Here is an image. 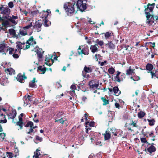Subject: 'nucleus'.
I'll list each match as a JSON object with an SVG mask.
<instances>
[{
  "label": "nucleus",
  "mask_w": 158,
  "mask_h": 158,
  "mask_svg": "<svg viewBox=\"0 0 158 158\" xmlns=\"http://www.w3.org/2000/svg\"><path fill=\"white\" fill-rule=\"evenodd\" d=\"M101 57L100 54H96L95 55V59L96 61H98V59H100Z\"/></svg>",
  "instance_id": "55"
},
{
  "label": "nucleus",
  "mask_w": 158,
  "mask_h": 158,
  "mask_svg": "<svg viewBox=\"0 0 158 158\" xmlns=\"http://www.w3.org/2000/svg\"><path fill=\"white\" fill-rule=\"evenodd\" d=\"M8 119H12V122H14L15 123V122H14V119L16 117L17 115V112L15 109H12V112L7 114Z\"/></svg>",
  "instance_id": "6"
},
{
  "label": "nucleus",
  "mask_w": 158,
  "mask_h": 158,
  "mask_svg": "<svg viewBox=\"0 0 158 158\" xmlns=\"http://www.w3.org/2000/svg\"><path fill=\"white\" fill-rule=\"evenodd\" d=\"M85 124L86 125H88L90 127H94L95 125V123L92 121L90 123L87 122L85 123Z\"/></svg>",
  "instance_id": "42"
},
{
  "label": "nucleus",
  "mask_w": 158,
  "mask_h": 158,
  "mask_svg": "<svg viewBox=\"0 0 158 158\" xmlns=\"http://www.w3.org/2000/svg\"><path fill=\"white\" fill-rule=\"evenodd\" d=\"M67 120L66 119L65 120H63V118H60L59 119H56L55 122H59L61 124H63L64 123L65 121Z\"/></svg>",
  "instance_id": "37"
},
{
  "label": "nucleus",
  "mask_w": 158,
  "mask_h": 158,
  "mask_svg": "<svg viewBox=\"0 0 158 158\" xmlns=\"http://www.w3.org/2000/svg\"><path fill=\"white\" fill-rule=\"evenodd\" d=\"M77 52L79 55L84 54L85 55H88L89 54V49L87 46H79L78 48Z\"/></svg>",
  "instance_id": "3"
},
{
  "label": "nucleus",
  "mask_w": 158,
  "mask_h": 158,
  "mask_svg": "<svg viewBox=\"0 0 158 158\" xmlns=\"http://www.w3.org/2000/svg\"><path fill=\"white\" fill-rule=\"evenodd\" d=\"M13 57L17 59L19 57V56L18 54L14 53L13 55Z\"/></svg>",
  "instance_id": "57"
},
{
  "label": "nucleus",
  "mask_w": 158,
  "mask_h": 158,
  "mask_svg": "<svg viewBox=\"0 0 158 158\" xmlns=\"http://www.w3.org/2000/svg\"><path fill=\"white\" fill-rule=\"evenodd\" d=\"M104 135V140H105L109 139L111 137V134L109 131H106L105 133L103 134Z\"/></svg>",
  "instance_id": "19"
},
{
  "label": "nucleus",
  "mask_w": 158,
  "mask_h": 158,
  "mask_svg": "<svg viewBox=\"0 0 158 158\" xmlns=\"http://www.w3.org/2000/svg\"><path fill=\"white\" fill-rule=\"evenodd\" d=\"M114 81L115 82H120L122 81L121 78H120L119 77V76L116 75L114 77Z\"/></svg>",
  "instance_id": "38"
},
{
  "label": "nucleus",
  "mask_w": 158,
  "mask_h": 158,
  "mask_svg": "<svg viewBox=\"0 0 158 158\" xmlns=\"http://www.w3.org/2000/svg\"><path fill=\"white\" fill-rule=\"evenodd\" d=\"M2 118V119L4 118V120H2V119L0 120V123H5L7 122V120L6 119V118H5V116H4V118ZM2 131H3V130L2 129V125L1 124H0V132H2Z\"/></svg>",
  "instance_id": "29"
},
{
  "label": "nucleus",
  "mask_w": 158,
  "mask_h": 158,
  "mask_svg": "<svg viewBox=\"0 0 158 158\" xmlns=\"http://www.w3.org/2000/svg\"><path fill=\"white\" fill-rule=\"evenodd\" d=\"M115 106L116 108H118V109H119L120 106L119 103H116L115 104Z\"/></svg>",
  "instance_id": "64"
},
{
  "label": "nucleus",
  "mask_w": 158,
  "mask_h": 158,
  "mask_svg": "<svg viewBox=\"0 0 158 158\" xmlns=\"http://www.w3.org/2000/svg\"><path fill=\"white\" fill-rule=\"evenodd\" d=\"M146 69L150 71H152V69H153V65L149 63H148L147 64L146 66Z\"/></svg>",
  "instance_id": "27"
},
{
  "label": "nucleus",
  "mask_w": 158,
  "mask_h": 158,
  "mask_svg": "<svg viewBox=\"0 0 158 158\" xmlns=\"http://www.w3.org/2000/svg\"><path fill=\"white\" fill-rule=\"evenodd\" d=\"M146 115L145 112L143 111H139L138 114V116L139 118H142Z\"/></svg>",
  "instance_id": "32"
},
{
  "label": "nucleus",
  "mask_w": 158,
  "mask_h": 158,
  "mask_svg": "<svg viewBox=\"0 0 158 158\" xmlns=\"http://www.w3.org/2000/svg\"><path fill=\"white\" fill-rule=\"evenodd\" d=\"M42 23L39 21H36L33 26V28L35 29L37 32H40L41 30Z\"/></svg>",
  "instance_id": "9"
},
{
  "label": "nucleus",
  "mask_w": 158,
  "mask_h": 158,
  "mask_svg": "<svg viewBox=\"0 0 158 158\" xmlns=\"http://www.w3.org/2000/svg\"><path fill=\"white\" fill-rule=\"evenodd\" d=\"M101 99L102 100L103 103V105H106L109 104V100H107L105 97H102L101 98Z\"/></svg>",
  "instance_id": "35"
},
{
  "label": "nucleus",
  "mask_w": 158,
  "mask_h": 158,
  "mask_svg": "<svg viewBox=\"0 0 158 158\" xmlns=\"http://www.w3.org/2000/svg\"><path fill=\"white\" fill-rule=\"evenodd\" d=\"M16 44H17V47L18 48H19V49L20 50L22 49L23 48H24V46L23 45V46L22 45V44L20 43H16Z\"/></svg>",
  "instance_id": "47"
},
{
  "label": "nucleus",
  "mask_w": 158,
  "mask_h": 158,
  "mask_svg": "<svg viewBox=\"0 0 158 158\" xmlns=\"http://www.w3.org/2000/svg\"><path fill=\"white\" fill-rule=\"evenodd\" d=\"M77 9L81 12L84 11L86 9V3H83L81 0H78L76 4Z\"/></svg>",
  "instance_id": "4"
},
{
  "label": "nucleus",
  "mask_w": 158,
  "mask_h": 158,
  "mask_svg": "<svg viewBox=\"0 0 158 158\" xmlns=\"http://www.w3.org/2000/svg\"><path fill=\"white\" fill-rule=\"evenodd\" d=\"M33 125V123L31 121H29L25 125V127H30L29 131L27 132V134L31 135L32 133L33 132L34 129L32 127Z\"/></svg>",
  "instance_id": "11"
},
{
  "label": "nucleus",
  "mask_w": 158,
  "mask_h": 158,
  "mask_svg": "<svg viewBox=\"0 0 158 158\" xmlns=\"http://www.w3.org/2000/svg\"><path fill=\"white\" fill-rule=\"evenodd\" d=\"M32 26V22L30 23L29 25H28L25 27H24L23 29L27 30V29L30 28Z\"/></svg>",
  "instance_id": "48"
},
{
  "label": "nucleus",
  "mask_w": 158,
  "mask_h": 158,
  "mask_svg": "<svg viewBox=\"0 0 158 158\" xmlns=\"http://www.w3.org/2000/svg\"><path fill=\"white\" fill-rule=\"evenodd\" d=\"M131 67L130 66L129 67V69L127 70L126 72V74L127 75H130L133 73H135L134 72L135 69H131Z\"/></svg>",
  "instance_id": "24"
},
{
  "label": "nucleus",
  "mask_w": 158,
  "mask_h": 158,
  "mask_svg": "<svg viewBox=\"0 0 158 158\" xmlns=\"http://www.w3.org/2000/svg\"><path fill=\"white\" fill-rule=\"evenodd\" d=\"M155 4L153 3L152 4L148 3L147 6H144L145 8L144 11L146 16L147 18L146 23L149 25H151L154 23V15L151 14L150 13L152 12L154 8Z\"/></svg>",
  "instance_id": "1"
},
{
  "label": "nucleus",
  "mask_w": 158,
  "mask_h": 158,
  "mask_svg": "<svg viewBox=\"0 0 158 158\" xmlns=\"http://www.w3.org/2000/svg\"><path fill=\"white\" fill-rule=\"evenodd\" d=\"M3 22L2 23V25L3 26L6 27H7L8 26L9 24L10 23L9 22V21L8 20H4L3 19V21H2Z\"/></svg>",
  "instance_id": "31"
},
{
  "label": "nucleus",
  "mask_w": 158,
  "mask_h": 158,
  "mask_svg": "<svg viewBox=\"0 0 158 158\" xmlns=\"http://www.w3.org/2000/svg\"><path fill=\"white\" fill-rule=\"evenodd\" d=\"M29 86L30 87L36 88V85L35 83L30 81L29 82Z\"/></svg>",
  "instance_id": "44"
},
{
  "label": "nucleus",
  "mask_w": 158,
  "mask_h": 158,
  "mask_svg": "<svg viewBox=\"0 0 158 158\" xmlns=\"http://www.w3.org/2000/svg\"><path fill=\"white\" fill-rule=\"evenodd\" d=\"M0 10L1 11V14L6 15V16H8L10 13V10L7 7H4L2 5L0 7Z\"/></svg>",
  "instance_id": "7"
},
{
  "label": "nucleus",
  "mask_w": 158,
  "mask_h": 158,
  "mask_svg": "<svg viewBox=\"0 0 158 158\" xmlns=\"http://www.w3.org/2000/svg\"><path fill=\"white\" fill-rule=\"evenodd\" d=\"M9 7L10 8H12L14 6V4L12 2H10L8 3Z\"/></svg>",
  "instance_id": "56"
},
{
  "label": "nucleus",
  "mask_w": 158,
  "mask_h": 158,
  "mask_svg": "<svg viewBox=\"0 0 158 158\" xmlns=\"http://www.w3.org/2000/svg\"><path fill=\"white\" fill-rule=\"evenodd\" d=\"M5 72L7 74H9L10 75H12L13 74H15V71L12 68H10L9 69H5Z\"/></svg>",
  "instance_id": "15"
},
{
  "label": "nucleus",
  "mask_w": 158,
  "mask_h": 158,
  "mask_svg": "<svg viewBox=\"0 0 158 158\" xmlns=\"http://www.w3.org/2000/svg\"><path fill=\"white\" fill-rule=\"evenodd\" d=\"M64 113V111L63 110H60L57 112L55 117L56 119L61 118L63 116Z\"/></svg>",
  "instance_id": "20"
},
{
  "label": "nucleus",
  "mask_w": 158,
  "mask_h": 158,
  "mask_svg": "<svg viewBox=\"0 0 158 158\" xmlns=\"http://www.w3.org/2000/svg\"><path fill=\"white\" fill-rule=\"evenodd\" d=\"M7 81L8 78L5 76H3L0 79V83L2 85H5Z\"/></svg>",
  "instance_id": "18"
},
{
  "label": "nucleus",
  "mask_w": 158,
  "mask_h": 158,
  "mask_svg": "<svg viewBox=\"0 0 158 158\" xmlns=\"http://www.w3.org/2000/svg\"><path fill=\"white\" fill-rule=\"evenodd\" d=\"M82 74L83 77L84 78H87L89 77V74H85V76L83 74V73H82Z\"/></svg>",
  "instance_id": "63"
},
{
  "label": "nucleus",
  "mask_w": 158,
  "mask_h": 158,
  "mask_svg": "<svg viewBox=\"0 0 158 158\" xmlns=\"http://www.w3.org/2000/svg\"><path fill=\"white\" fill-rule=\"evenodd\" d=\"M9 51V53L10 55H11L13 54V52L15 51L14 49L13 48L9 47L7 50L6 52Z\"/></svg>",
  "instance_id": "43"
},
{
  "label": "nucleus",
  "mask_w": 158,
  "mask_h": 158,
  "mask_svg": "<svg viewBox=\"0 0 158 158\" xmlns=\"http://www.w3.org/2000/svg\"><path fill=\"white\" fill-rule=\"evenodd\" d=\"M9 32L10 35L12 36L14 38H16L17 39L19 38V35L16 34L15 30L13 28L10 29L9 30Z\"/></svg>",
  "instance_id": "13"
},
{
  "label": "nucleus",
  "mask_w": 158,
  "mask_h": 158,
  "mask_svg": "<svg viewBox=\"0 0 158 158\" xmlns=\"http://www.w3.org/2000/svg\"><path fill=\"white\" fill-rule=\"evenodd\" d=\"M62 87V85H60V83L58 82H56V85L55 86V88L57 89H58L59 88H61Z\"/></svg>",
  "instance_id": "51"
},
{
  "label": "nucleus",
  "mask_w": 158,
  "mask_h": 158,
  "mask_svg": "<svg viewBox=\"0 0 158 158\" xmlns=\"http://www.w3.org/2000/svg\"><path fill=\"white\" fill-rule=\"evenodd\" d=\"M42 15L41 17L43 19L44 18V19L43 20H45V19H47L48 16L49 15L48 12L47 11H43V13H42Z\"/></svg>",
  "instance_id": "30"
},
{
  "label": "nucleus",
  "mask_w": 158,
  "mask_h": 158,
  "mask_svg": "<svg viewBox=\"0 0 158 158\" xmlns=\"http://www.w3.org/2000/svg\"><path fill=\"white\" fill-rule=\"evenodd\" d=\"M3 18L8 20L12 23L16 24H17V23H16L15 19H18V17L17 16H15L13 15H12V16L11 17L9 15L8 16H6L4 17Z\"/></svg>",
  "instance_id": "10"
},
{
  "label": "nucleus",
  "mask_w": 158,
  "mask_h": 158,
  "mask_svg": "<svg viewBox=\"0 0 158 158\" xmlns=\"http://www.w3.org/2000/svg\"><path fill=\"white\" fill-rule=\"evenodd\" d=\"M5 48V45L1 44L0 45V52H4V48Z\"/></svg>",
  "instance_id": "49"
},
{
  "label": "nucleus",
  "mask_w": 158,
  "mask_h": 158,
  "mask_svg": "<svg viewBox=\"0 0 158 158\" xmlns=\"http://www.w3.org/2000/svg\"><path fill=\"white\" fill-rule=\"evenodd\" d=\"M101 34H104L105 38L106 40L109 39L111 36L114 35L113 33L111 31H107L105 33H102Z\"/></svg>",
  "instance_id": "16"
},
{
  "label": "nucleus",
  "mask_w": 158,
  "mask_h": 158,
  "mask_svg": "<svg viewBox=\"0 0 158 158\" xmlns=\"http://www.w3.org/2000/svg\"><path fill=\"white\" fill-rule=\"evenodd\" d=\"M27 30L23 28L22 30H20L19 32L18 33V35H19V37H20V35L23 36H24L27 34Z\"/></svg>",
  "instance_id": "21"
},
{
  "label": "nucleus",
  "mask_w": 158,
  "mask_h": 158,
  "mask_svg": "<svg viewBox=\"0 0 158 158\" xmlns=\"http://www.w3.org/2000/svg\"><path fill=\"white\" fill-rule=\"evenodd\" d=\"M0 136L2 139H4L5 138V137L6 136V134L4 133H0Z\"/></svg>",
  "instance_id": "58"
},
{
  "label": "nucleus",
  "mask_w": 158,
  "mask_h": 158,
  "mask_svg": "<svg viewBox=\"0 0 158 158\" xmlns=\"http://www.w3.org/2000/svg\"><path fill=\"white\" fill-rule=\"evenodd\" d=\"M71 89H72L74 92V90L76 88V86L74 85H72L70 87Z\"/></svg>",
  "instance_id": "60"
},
{
  "label": "nucleus",
  "mask_w": 158,
  "mask_h": 158,
  "mask_svg": "<svg viewBox=\"0 0 158 158\" xmlns=\"http://www.w3.org/2000/svg\"><path fill=\"white\" fill-rule=\"evenodd\" d=\"M148 73H150L152 76V78H153L154 77H155L158 79V72H152V71H150L148 72Z\"/></svg>",
  "instance_id": "34"
},
{
  "label": "nucleus",
  "mask_w": 158,
  "mask_h": 158,
  "mask_svg": "<svg viewBox=\"0 0 158 158\" xmlns=\"http://www.w3.org/2000/svg\"><path fill=\"white\" fill-rule=\"evenodd\" d=\"M73 2H68L65 3L64 5V9L66 14L68 16H71L75 12L74 6L75 5L76 2L74 0H72Z\"/></svg>",
  "instance_id": "2"
},
{
  "label": "nucleus",
  "mask_w": 158,
  "mask_h": 158,
  "mask_svg": "<svg viewBox=\"0 0 158 158\" xmlns=\"http://www.w3.org/2000/svg\"><path fill=\"white\" fill-rule=\"evenodd\" d=\"M42 51V49L41 48H38L36 50V54H39L41 53H44V51Z\"/></svg>",
  "instance_id": "50"
},
{
  "label": "nucleus",
  "mask_w": 158,
  "mask_h": 158,
  "mask_svg": "<svg viewBox=\"0 0 158 158\" xmlns=\"http://www.w3.org/2000/svg\"><path fill=\"white\" fill-rule=\"evenodd\" d=\"M31 96H30L29 95H26L24 97V98H23V99H24L25 98V99L26 100H27V99H28L29 101H31Z\"/></svg>",
  "instance_id": "46"
},
{
  "label": "nucleus",
  "mask_w": 158,
  "mask_h": 158,
  "mask_svg": "<svg viewBox=\"0 0 158 158\" xmlns=\"http://www.w3.org/2000/svg\"><path fill=\"white\" fill-rule=\"evenodd\" d=\"M52 56H51L50 57L48 58L46 56L45 57V64L49 66H51L54 62V60L52 59Z\"/></svg>",
  "instance_id": "12"
},
{
  "label": "nucleus",
  "mask_w": 158,
  "mask_h": 158,
  "mask_svg": "<svg viewBox=\"0 0 158 158\" xmlns=\"http://www.w3.org/2000/svg\"><path fill=\"white\" fill-rule=\"evenodd\" d=\"M95 42L98 45L100 46H102L104 44V42L102 41L99 40L98 39H97L95 41Z\"/></svg>",
  "instance_id": "41"
},
{
  "label": "nucleus",
  "mask_w": 158,
  "mask_h": 158,
  "mask_svg": "<svg viewBox=\"0 0 158 158\" xmlns=\"http://www.w3.org/2000/svg\"><path fill=\"white\" fill-rule=\"evenodd\" d=\"M113 91L116 96L119 95L121 93V91L119 90L117 86H115L113 88Z\"/></svg>",
  "instance_id": "22"
},
{
  "label": "nucleus",
  "mask_w": 158,
  "mask_h": 158,
  "mask_svg": "<svg viewBox=\"0 0 158 158\" xmlns=\"http://www.w3.org/2000/svg\"><path fill=\"white\" fill-rule=\"evenodd\" d=\"M97 46H98V44H95L94 45H91L90 49L91 50V52L93 53L97 52L98 51V49Z\"/></svg>",
  "instance_id": "17"
},
{
  "label": "nucleus",
  "mask_w": 158,
  "mask_h": 158,
  "mask_svg": "<svg viewBox=\"0 0 158 158\" xmlns=\"http://www.w3.org/2000/svg\"><path fill=\"white\" fill-rule=\"evenodd\" d=\"M40 150L38 149H36V152H34V155L33 156V158H39V156L41 155L40 153L39 152Z\"/></svg>",
  "instance_id": "28"
},
{
  "label": "nucleus",
  "mask_w": 158,
  "mask_h": 158,
  "mask_svg": "<svg viewBox=\"0 0 158 158\" xmlns=\"http://www.w3.org/2000/svg\"><path fill=\"white\" fill-rule=\"evenodd\" d=\"M35 140L36 141H40L41 142L42 140V138L40 137L39 136L36 135L35 137Z\"/></svg>",
  "instance_id": "54"
},
{
  "label": "nucleus",
  "mask_w": 158,
  "mask_h": 158,
  "mask_svg": "<svg viewBox=\"0 0 158 158\" xmlns=\"http://www.w3.org/2000/svg\"><path fill=\"white\" fill-rule=\"evenodd\" d=\"M108 72L110 74H113L114 73L115 69L112 67L108 69Z\"/></svg>",
  "instance_id": "40"
},
{
  "label": "nucleus",
  "mask_w": 158,
  "mask_h": 158,
  "mask_svg": "<svg viewBox=\"0 0 158 158\" xmlns=\"http://www.w3.org/2000/svg\"><path fill=\"white\" fill-rule=\"evenodd\" d=\"M147 121L149 122V126H152L155 124V120L154 118H152V119H147Z\"/></svg>",
  "instance_id": "33"
},
{
  "label": "nucleus",
  "mask_w": 158,
  "mask_h": 158,
  "mask_svg": "<svg viewBox=\"0 0 158 158\" xmlns=\"http://www.w3.org/2000/svg\"><path fill=\"white\" fill-rule=\"evenodd\" d=\"M6 155L7 157L9 158H15L14 157V156L15 155L14 154L11 152H6Z\"/></svg>",
  "instance_id": "39"
},
{
  "label": "nucleus",
  "mask_w": 158,
  "mask_h": 158,
  "mask_svg": "<svg viewBox=\"0 0 158 158\" xmlns=\"http://www.w3.org/2000/svg\"><path fill=\"white\" fill-rule=\"evenodd\" d=\"M27 79V77L25 75V74L23 73L22 75L21 73H19L16 77L17 81L21 83H23L24 82L25 79Z\"/></svg>",
  "instance_id": "8"
},
{
  "label": "nucleus",
  "mask_w": 158,
  "mask_h": 158,
  "mask_svg": "<svg viewBox=\"0 0 158 158\" xmlns=\"http://www.w3.org/2000/svg\"><path fill=\"white\" fill-rule=\"evenodd\" d=\"M43 53H39L37 54V55L38 56V59H41L43 57V56L42 54Z\"/></svg>",
  "instance_id": "59"
},
{
  "label": "nucleus",
  "mask_w": 158,
  "mask_h": 158,
  "mask_svg": "<svg viewBox=\"0 0 158 158\" xmlns=\"http://www.w3.org/2000/svg\"><path fill=\"white\" fill-rule=\"evenodd\" d=\"M44 26L46 27H48L51 24V22L49 20H48L47 19H45L44 20Z\"/></svg>",
  "instance_id": "36"
},
{
  "label": "nucleus",
  "mask_w": 158,
  "mask_h": 158,
  "mask_svg": "<svg viewBox=\"0 0 158 158\" xmlns=\"http://www.w3.org/2000/svg\"><path fill=\"white\" fill-rule=\"evenodd\" d=\"M92 69L89 67H87L86 65H85L82 71V73L85 76V74L87 73H90L92 72Z\"/></svg>",
  "instance_id": "14"
},
{
  "label": "nucleus",
  "mask_w": 158,
  "mask_h": 158,
  "mask_svg": "<svg viewBox=\"0 0 158 158\" xmlns=\"http://www.w3.org/2000/svg\"><path fill=\"white\" fill-rule=\"evenodd\" d=\"M140 140L142 143H148V142L147 141L146 139L145 138H140Z\"/></svg>",
  "instance_id": "53"
},
{
  "label": "nucleus",
  "mask_w": 158,
  "mask_h": 158,
  "mask_svg": "<svg viewBox=\"0 0 158 158\" xmlns=\"http://www.w3.org/2000/svg\"><path fill=\"white\" fill-rule=\"evenodd\" d=\"M23 122L19 121L17 122L16 123V125L19 126L20 127V129H22L23 128Z\"/></svg>",
  "instance_id": "45"
},
{
  "label": "nucleus",
  "mask_w": 158,
  "mask_h": 158,
  "mask_svg": "<svg viewBox=\"0 0 158 158\" xmlns=\"http://www.w3.org/2000/svg\"><path fill=\"white\" fill-rule=\"evenodd\" d=\"M88 85L90 89L91 90H94L95 89H99L98 88L99 86V82H96L94 80H91L89 81Z\"/></svg>",
  "instance_id": "5"
},
{
  "label": "nucleus",
  "mask_w": 158,
  "mask_h": 158,
  "mask_svg": "<svg viewBox=\"0 0 158 158\" xmlns=\"http://www.w3.org/2000/svg\"><path fill=\"white\" fill-rule=\"evenodd\" d=\"M126 77L125 74L124 73H122L121 74V77L122 80H123V79H125Z\"/></svg>",
  "instance_id": "62"
},
{
  "label": "nucleus",
  "mask_w": 158,
  "mask_h": 158,
  "mask_svg": "<svg viewBox=\"0 0 158 158\" xmlns=\"http://www.w3.org/2000/svg\"><path fill=\"white\" fill-rule=\"evenodd\" d=\"M46 68L45 67L43 68L42 66H40L38 67L37 71L38 72L39 71H40L42 72V74H44L46 71Z\"/></svg>",
  "instance_id": "25"
},
{
  "label": "nucleus",
  "mask_w": 158,
  "mask_h": 158,
  "mask_svg": "<svg viewBox=\"0 0 158 158\" xmlns=\"http://www.w3.org/2000/svg\"><path fill=\"white\" fill-rule=\"evenodd\" d=\"M140 77L138 76H136L134 77V81H137L140 80Z\"/></svg>",
  "instance_id": "61"
},
{
  "label": "nucleus",
  "mask_w": 158,
  "mask_h": 158,
  "mask_svg": "<svg viewBox=\"0 0 158 158\" xmlns=\"http://www.w3.org/2000/svg\"><path fill=\"white\" fill-rule=\"evenodd\" d=\"M106 45L108 46L109 48L110 49H114L115 48V45L111 41L109 42Z\"/></svg>",
  "instance_id": "26"
},
{
  "label": "nucleus",
  "mask_w": 158,
  "mask_h": 158,
  "mask_svg": "<svg viewBox=\"0 0 158 158\" xmlns=\"http://www.w3.org/2000/svg\"><path fill=\"white\" fill-rule=\"evenodd\" d=\"M156 150V148L152 145H151L147 148L148 151L150 153H152V152H155Z\"/></svg>",
  "instance_id": "23"
},
{
  "label": "nucleus",
  "mask_w": 158,
  "mask_h": 158,
  "mask_svg": "<svg viewBox=\"0 0 158 158\" xmlns=\"http://www.w3.org/2000/svg\"><path fill=\"white\" fill-rule=\"evenodd\" d=\"M132 122L130 124L132 125L133 127H137L138 126L137 125V121H132Z\"/></svg>",
  "instance_id": "52"
}]
</instances>
